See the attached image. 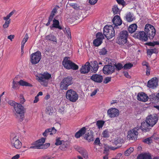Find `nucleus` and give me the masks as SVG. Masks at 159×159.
Listing matches in <instances>:
<instances>
[{"mask_svg":"<svg viewBox=\"0 0 159 159\" xmlns=\"http://www.w3.org/2000/svg\"><path fill=\"white\" fill-rule=\"evenodd\" d=\"M19 99L20 103L12 101H10L9 103L13 107L14 116L19 121L21 122L24 120L25 112V109L21 104H23L25 100L22 94H20Z\"/></svg>","mask_w":159,"mask_h":159,"instance_id":"1","label":"nucleus"},{"mask_svg":"<svg viewBox=\"0 0 159 159\" xmlns=\"http://www.w3.org/2000/svg\"><path fill=\"white\" fill-rule=\"evenodd\" d=\"M46 139V138H42L35 141L34 143L31 144L32 146H31L29 148L37 149H46L47 148L50 146V144L49 143L44 144L45 142Z\"/></svg>","mask_w":159,"mask_h":159,"instance_id":"2","label":"nucleus"},{"mask_svg":"<svg viewBox=\"0 0 159 159\" xmlns=\"http://www.w3.org/2000/svg\"><path fill=\"white\" fill-rule=\"evenodd\" d=\"M128 36V32L123 30L120 32L116 40V43L119 45H123L127 42Z\"/></svg>","mask_w":159,"mask_h":159,"instance_id":"3","label":"nucleus"},{"mask_svg":"<svg viewBox=\"0 0 159 159\" xmlns=\"http://www.w3.org/2000/svg\"><path fill=\"white\" fill-rule=\"evenodd\" d=\"M69 59L70 57H68L64 58L62 64L64 67L67 69L77 70L79 68L78 66L70 60Z\"/></svg>","mask_w":159,"mask_h":159,"instance_id":"4","label":"nucleus"},{"mask_svg":"<svg viewBox=\"0 0 159 159\" xmlns=\"http://www.w3.org/2000/svg\"><path fill=\"white\" fill-rule=\"evenodd\" d=\"M73 78L71 76H68L64 78L60 83V88L61 90H66L68 87L73 84Z\"/></svg>","mask_w":159,"mask_h":159,"instance_id":"5","label":"nucleus"},{"mask_svg":"<svg viewBox=\"0 0 159 159\" xmlns=\"http://www.w3.org/2000/svg\"><path fill=\"white\" fill-rule=\"evenodd\" d=\"M114 27L112 26L106 25L103 29V34L107 39L112 38L115 35Z\"/></svg>","mask_w":159,"mask_h":159,"instance_id":"6","label":"nucleus"},{"mask_svg":"<svg viewBox=\"0 0 159 159\" xmlns=\"http://www.w3.org/2000/svg\"><path fill=\"white\" fill-rule=\"evenodd\" d=\"M144 30L148 37L150 39H152L154 38L156 34V30L153 26L147 24L145 26Z\"/></svg>","mask_w":159,"mask_h":159,"instance_id":"7","label":"nucleus"},{"mask_svg":"<svg viewBox=\"0 0 159 159\" xmlns=\"http://www.w3.org/2000/svg\"><path fill=\"white\" fill-rule=\"evenodd\" d=\"M66 97L70 101L75 102L78 98V95L76 92L71 89L66 91Z\"/></svg>","mask_w":159,"mask_h":159,"instance_id":"8","label":"nucleus"},{"mask_svg":"<svg viewBox=\"0 0 159 159\" xmlns=\"http://www.w3.org/2000/svg\"><path fill=\"white\" fill-rule=\"evenodd\" d=\"M41 53L40 52L37 51L32 53L30 56V61L33 65L38 63L41 58Z\"/></svg>","mask_w":159,"mask_h":159,"instance_id":"9","label":"nucleus"},{"mask_svg":"<svg viewBox=\"0 0 159 159\" xmlns=\"http://www.w3.org/2000/svg\"><path fill=\"white\" fill-rule=\"evenodd\" d=\"M16 78L15 79H13L12 82V88L14 89H18L19 88V85L23 86H32V85L31 84L22 80H20L18 82L15 81V80H16Z\"/></svg>","mask_w":159,"mask_h":159,"instance_id":"10","label":"nucleus"},{"mask_svg":"<svg viewBox=\"0 0 159 159\" xmlns=\"http://www.w3.org/2000/svg\"><path fill=\"white\" fill-rule=\"evenodd\" d=\"M146 121L151 125V127H152L155 125L158 120V117L156 114H153L148 115L146 118Z\"/></svg>","mask_w":159,"mask_h":159,"instance_id":"11","label":"nucleus"},{"mask_svg":"<svg viewBox=\"0 0 159 159\" xmlns=\"http://www.w3.org/2000/svg\"><path fill=\"white\" fill-rule=\"evenodd\" d=\"M38 77L39 82L46 83L47 81H48V80L51 78V75L46 71L40 74Z\"/></svg>","mask_w":159,"mask_h":159,"instance_id":"12","label":"nucleus"},{"mask_svg":"<svg viewBox=\"0 0 159 159\" xmlns=\"http://www.w3.org/2000/svg\"><path fill=\"white\" fill-rule=\"evenodd\" d=\"M133 36L143 42L147 41L148 39L145 31H137L134 34Z\"/></svg>","mask_w":159,"mask_h":159,"instance_id":"13","label":"nucleus"},{"mask_svg":"<svg viewBox=\"0 0 159 159\" xmlns=\"http://www.w3.org/2000/svg\"><path fill=\"white\" fill-rule=\"evenodd\" d=\"M11 144L12 147L17 149H20L22 146V143L16 136H15L11 139Z\"/></svg>","mask_w":159,"mask_h":159,"instance_id":"14","label":"nucleus"},{"mask_svg":"<svg viewBox=\"0 0 159 159\" xmlns=\"http://www.w3.org/2000/svg\"><path fill=\"white\" fill-rule=\"evenodd\" d=\"M103 73L106 75L111 74L115 71L114 66L111 65H107L103 67L102 69Z\"/></svg>","mask_w":159,"mask_h":159,"instance_id":"15","label":"nucleus"},{"mask_svg":"<svg viewBox=\"0 0 159 159\" xmlns=\"http://www.w3.org/2000/svg\"><path fill=\"white\" fill-rule=\"evenodd\" d=\"M108 116L111 118L117 117L120 114L119 110L116 108H111L107 111Z\"/></svg>","mask_w":159,"mask_h":159,"instance_id":"16","label":"nucleus"},{"mask_svg":"<svg viewBox=\"0 0 159 159\" xmlns=\"http://www.w3.org/2000/svg\"><path fill=\"white\" fill-rule=\"evenodd\" d=\"M136 128L130 130L128 131L127 135V138L129 139L136 140L137 139V136L138 134L137 130H136Z\"/></svg>","mask_w":159,"mask_h":159,"instance_id":"17","label":"nucleus"},{"mask_svg":"<svg viewBox=\"0 0 159 159\" xmlns=\"http://www.w3.org/2000/svg\"><path fill=\"white\" fill-rule=\"evenodd\" d=\"M112 22L114 25V28L117 29L118 28V26H120L122 24V21L120 16L116 15L113 18Z\"/></svg>","mask_w":159,"mask_h":159,"instance_id":"18","label":"nucleus"},{"mask_svg":"<svg viewBox=\"0 0 159 159\" xmlns=\"http://www.w3.org/2000/svg\"><path fill=\"white\" fill-rule=\"evenodd\" d=\"M91 67L92 66L90 65L89 62L88 61L86 62L80 69L81 73L85 74L88 73L90 70Z\"/></svg>","mask_w":159,"mask_h":159,"instance_id":"19","label":"nucleus"},{"mask_svg":"<svg viewBox=\"0 0 159 159\" xmlns=\"http://www.w3.org/2000/svg\"><path fill=\"white\" fill-rule=\"evenodd\" d=\"M137 99L140 101L143 102L147 101L149 98L147 95L143 92L138 93L137 96Z\"/></svg>","mask_w":159,"mask_h":159,"instance_id":"20","label":"nucleus"},{"mask_svg":"<svg viewBox=\"0 0 159 159\" xmlns=\"http://www.w3.org/2000/svg\"><path fill=\"white\" fill-rule=\"evenodd\" d=\"M93 134L92 130H89L88 132L85 134L84 139L89 142L93 141L94 139Z\"/></svg>","mask_w":159,"mask_h":159,"instance_id":"21","label":"nucleus"},{"mask_svg":"<svg viewBox=\"0 0 159 159\" xmlns=\"http://www.w3.org/2000/svg\"><path fill=\"white\" fill-rule=\"evenodd\" d=\"M150 127H151V125H150V124L146 120L145 121H143L141 123L140 128L143 131L146 132L149 130V129L151 128Z\"/></svg>","mask_w":159,"mask_h":159,"instance_id":"22","label":"nucleus"},{"mask_svg":"<svg viewBox=\"0 0 159 159\" xmlns=\"http://www.w3.org/2000/svg\"><path fill=\"white\" fill-rule=\"evenodd\" d=\"M90 79L95 82L100 83L102 82L103 78L100 75L94 74L91 77Z\"/></svg>","mask_w":159,"mask_h":159,"instance_id":"23","label":"nucleus"},{"mask_svg":"<svg viewBox=\"0 0 159 159\" xmlns=\"http://www.w3.org/2000/svg\"><path fill=\"white\" fill-rule=\"evenodd\" d=\"M157 79L156 78L155 79L152 78L151 80L148 81V82L147 86L149 88L154 89L157 87Z\"/></svg>","mask_w":159,"mask_h":159,"instance_id":"24","label":"nucleus"},{"mask_svg":"<svg viewBox=\"0 0 159 159\" xmlns=\"http://www.w3.org/2000/svg\"><path fill=\"white\" fill-rule=\"evenodd\" d=\"M57 130L55 129L54 127L52 128H50L46 129L45 131L43 133V135L44 137H47L49 134L50 135H52L56 133Z\"/></svg>","mask_w":159,"mask_h":159,"instance_id":"25","label":"nucleus"},{"mask_svg":"<svg viewBox=\"0 0 159 159\" xmlns=\"http://www.w3.org/2000/svg\"><path fill=\"white\" fill-rule=\"evenodd\" d=\"M137 159H152L151 155L149 153H141L139 155Z\"/></svg>","mask_w":159,"mask_h":159,"instance_id":"26","label":"nucleus"},{"mask_svg":"<svg viewBox=\"0 0 159 159\" xmlns=\"http://www.w3.org/2000/svg\"><path fill=\"white\" fill-rule=\"evenodd\" d=\"M50 28H54L59 30L62 29V27L59 25V22L58 20L56 19L55 18L53 20V24L52 26H50Z\"/></svg>","mask_w":159,"mask_h":159,"instance_id":"27","label":"nucleus"},{"mask_svg":"<svg viewBox=\"0 0 159 159\" xmlns=\"http://www.w3.org/2000/svg\"><path fill=\"white\" fill-rule=\"evenodd\" d=\"M137 28V26L136 24H132L130 25L128 28L129 32L130 33H133L135 31Z\"/></svg>","mask_w":159,"mask_h":159,"instance_id":"28","label":"nucleus"},{"mask_svg":"<svg viewBox=\"0 0 159 159\" xmlns=\"http://www.w3.org/2000/svg\"><path fill=\"white\" fill-rule=\"evenodd\" d=\"M45 39L46 40L57 42V40L56 37L52 34H50L46 36Z\"/></svg>","mask_w":159,"mask_h":159,"instance_id":"29","label":"nucleus"},{"mask_svg":"<svg viewBox=\"0 0 159 159\" xmlns=\"http://www.w3.org/2000/svg\"><path fill=\"white\" fill-rule=\"evenodd\" d=\"M149 99L151 101L154 99H157V100L159 101V93H158L156 95L155 94H152L150 95L149 97Z\"/></svg>","mask_w":159,"mask_h":159,"instance_id":"30","label":"nucleus"},{"mask_svg":"<svg viewBox=\"0 0 159 159\" xmlns=\"http://www.w3.org/2000/svg\"><path fill=\"white\" fill-rule=\"evenodd\" d=\"M104 151L103 152L104 153H107L109 151V149L110 148L112 150H115L117 148V147L114 148L113 147H111L110 148L107 145H105L104 147Z\"/></svg>","mask_w":159,"mask_h":159,"instance_id":"31","label":"nucleus"},{"mask_svg":"<svg viewBox=\"0 0 159 159\" xmlns=\"http://www.w3.org/2000/svg\"><path fill=\"white\" fill-rule=\"evenodd\" d=\"M68 146V142L67 141H62V142L60 146V148L61 150H64L65 148L67 147Z\"/></svg>","mask_w":159,"mask_h":159,"instance_id":"32","label":"nucleus"},{"mask_svg":"<svg viewBox=\"0 0 159 159\" xmlns=\"http://www.w3.org/2000/svg\"><path fill=\"white\" fill-rule=\"evenodd\" d=\"M125 18L128 22H130L133 20V16L131 14L130 12L128 13L126 15Z\"/></svg>","mask_w":159,"mask_h":159,"instance_id":"33","label":"nucleus"},{"mask_svg":"<svg viewBox=\"0 0 159 159\" xmlns=\"http://www.w3.org/2000/svg\"><path fill=\"white\" fill-rule=\"evenodd\" d=\"M93 66L92 67V68L93 69L94 73H95L98 69L99 66H98L97 62L96 61H95L93 62Z\"/></svg>","mask_w":159,"mask_h":159,"instance_id":"34","label":"nucleus"},{"mask_svg":"<svg viewBox=\"0 0 159 159\" xmlns=\"http://www.w3.org/2000/svg\"><path fill=\"white\" fill-rule=\"evenodd\" d=\"M112 10L114 14H119L120 12V10L116 5H114L112 8Z\"/></svg>","mask_w":159,"mask_h":159,"instance_id":"35","label":"nucleus"},{"mask_svg":"<svg viewBox=\"0 0 159 159\" xmlns=\"http://www.w3.org/2000/svg\"><path fill=\"white\" fill-rule=\"evenodd\" d=\"M102 42V40L97 38L93 40V44L95 46H98L101 44Z\"/></svg>","mask_w":159,"mask_h":159,"instance_id":"36","label":"nucleus"},{"mask_svg":"<svg viewBox=\"0 0 159 159\" xmlns=\"http://www.w3.org/2000/svg\"><path fill=\"white\" fill-rule=\"evenodd\" d=\"M114 65L115 67L116 70L117 71H119L122 68H123V66L120 63H119L117 64L115 63Z\"/></svg>","mask_w":159,"mask_h":159,"instance_id":"37","label":"nucleus"},{"mask_svg":"<svg viewBox=\"0 0 159 159\" xmlns=\"http://www.w3.org/2000/svg\"><path fill=\"white\" fill-rule=\"evenodd\" d=\"M105 122L103 120H98L96 123V125L98 129H100L103 127Z\"/></svg>","mask_w":159,"mask_h":159,"instance_id":"38","label":"nucleus"},{"mask_svg":"<svg viewBox=\"0 0 159 159\" xmlns=\"http://www.w3.org/2000/svg\"><path fill=\"white\" fill-rule=\"evenodd\" d=\"M134 150L133 148L131 147L126 150L125 152V155L129 156Z\"/></svg>","mask_w":159,"mask_h":159,"instance_id":"39","label":"nucleus"},{"mask_svg":"<svg viewBox=\"0 0 159 159\" xmlns=\"http://www.w3.org/2000/svg\"><path fill=\"white\" fill-rule=\"evenodd\" d=\"M143 141L145 143L149 144L152 143V140L151 137H149L143 139Z\"/></svg>","mask_w":159,"mask_h":159,"instance_id":"40","label":"nucleus"},{"mask_svg":"<svg viewBox=\"0 0 159 159\" xmlns=\"http://www.w3.org/2000/svg\"><path fill=\"white\" fill-rule=\"evenodd\" d=\"M133 66V64L130 63L125 64L123 66L124 69H129Z\"/></svg>","mask_w":159,"mask_h":159,"instance_id":"41","label":"nucleus"},{"mask_svg":"<svg viewBox=\"0 0 159 159\" xmlns=\"http://www.w3.org/2000/svg\"><path fill=\"white\" fill-rule=\"evenodd\" d=\"M123 142V139L120 138H117L116 140H115L114 141V143L116 145H117L119 143L121 144Z\"/></svg>","mask_w":159,"mask_h":159,"instance_id":"42","label":"nucleus"},{"mask_svg":"<svg viewBox=\"0 0 159 159\" xmlns=\"http://www.w3.org/2000/svg\"><path fill=\"white\" fill-rule=\"evenodd\" d=\"M81 154L86 159L88 158V154L86 151H83L80 152Z\"/></svg>","mask_w":159,"mask_h":159,"instance_id":"43","label":"nucleus"},{"mask_svg":"<svg viewBox=\"0 0 159 159\" xmlns=\"http://www.w3.org/2000/svg\"><path fill=\"white\" fill-rule=\"evenodd\" d=\"M97 38L102 40L104 38V36L102 33L98 32L96 34Z\"/></svg>","mask_w":159,"mask_h":159,"instance_id":"44","label":"nucleus"},{"mask_svg":"<svg viewBox=\"0 0 159 159\" xmlns=\"http://www.w3.org/2000/svg\"><path fill=\"white\" fill-rule=\"evenodd\" d=\"M86 129L84 127H82L80 129L78 132L79 133H80L82 135H84L86 132Z\"/></svg>","mask_w":159,"mask_h":159,"instance_id":"45","label":"nucleus"},{"mask_svg":"<svg viewBox=\"0 0 159 159\" xmlns=\"http://www.w3.org/2000/svg\"><path fill=\"white\" fill-rule=\"evenodd\" d=\"M11 22V19H9L8 21H5V23L3 25L2 27L4 29L7 28Z\"/></svg>","mask_w":159,"mask_h":159,"instance_id":"46","label":"nucleus"},{"mask_svg":"<svg viewBox=\"0 0 159 159\" xmlns=\"http://www.w3.org/2000/svg\"><path fill=\"white\" fill-rule=\"evenodd\" d=\"M100 144H101V143L99 138H96L93 143V144L96 145H98L101 146Z\"/></svg>","mask_w":159,"mask_h":159,"instance_id":"47","label":"nucleus"},{"mask_svg":"<svg viewBox=\"0 0 159 159\" xmlns=\"http://www.w3.org/2000/svg\"><path fill=\"white\" fill-rule=\"evenodd\" d=\"M103 137L104 138H108L109 137V134L108 130H104L102 133Z\"/></svg>","mask_w":159,"mask_h":159,"instance_id":"48","label":"nucleus"},{"mask_svg":"<svg viewBox=\"0 0 159 159\" xmlns=\"http://www.w3.org/2000/svg\"><path fill=\"white\" fill-rule=\"evenodd\" d=\"M107 51L105 48L101 49L99 52V54L101 55H104L107 54Z\"/></svg>","mask_w":159,"mask_h":159,"instance_id":"49","label":"nucleus"},{"mask_svg":"<svg viewBox=\"0 0 159 159\" xmlns=\"http://www.w3.org/2000/svg\"><path fill=\"white\" fill-rule=\"evenodd\" d=\"M70 5L75 9L78 10L79 9L80 6L77 3H71Z\"/></svg>","mask_w":159,"mask_h":159,"instance_id":"50","label":"nucleus"},{"mask_svg":"<svg viewBox=\"0 0 159 159\" xmlns=\"http://www.w3.org/2000/svg\"><path fill=\"white\" fill-rule=\"evenodd\" d=\"M111 77H106L103 81V83L104 84H107L111 80Z\"/></svg>","mask_w":159,"mask_h":159,"instance_id":"51","label":"nucleus"},{"mask_svg":"<svg viewBox=\"0 0 159 159\" xmlns=\"http://www.w3.org/2000/svg\"><path fill=\"white\" fill-rule=\"evenodd\" d=\"M62 141H61L60 140V138H57L56 139V142L55 143V144L56 145H61L62 143Z\"/></svg>","mask_w":159,"mask_h":159,"instance_id":"52","label":"nucleus"},{"mask_svg":"<svg viewBox=\"0 0 159 159\" xmlns=\"http://www.w3.org/2000/svg\"><path fill=\"white\" fill-rule=\"evenodd\" d=\"M47 109L48 111L47 112V113H48L50 115H52L54 111L53 110V109L50 107H48Z\"/></svg>","mask_w":159,"mask_h":159,"instance_id":"53","label":"nucleus"},{"mask_svg":"<svg viewBox=\"0 0 159 159\" xmlns=\"http://www.w3.org/2000/svg\"><path fill=\"white\" fill-rule=\"evenodd\" d=\"M28 38H29L28 35V34L27 33L25 35V37L23 39L21 42H22V43H25L27 41Z\"/></svg>","mask_w":159,"mask_h":159,"instance_id":"54","label":"nucleus"},{"mask_svg":"<svg viewBox=\"0 0 159 159\" xmlns=\"http://www.w3.org/2000/svg\"><path fill=\"white\" fill-rule=\"evenodd\" d=\"M116 1L119 4L122 5L123 6L125 5L126 3L124 0H116Z\"/></svg>","mask_w":159,"mask_h":159,"instance_id":"55","label":"nucleus"},{"mask_svg":"<svg viewBox=\"0 0 159 159\" xmlns=\"http://www.w3.org/2000/svg\"><path fill=\"white\" fill-rule=\"evenodd\" d=\"M98 0H89V3L92 5H93L96 3Z\"/></svg>","mask_w":159,"mask_h":159,"instance_id":"56","label":"nucleus"},{"mask_svg":"<svg viewBox=\"0 0 159 159\" xmlns=\"http://www.w3.org/2000/svg\"><path fill=\"white\" fill-rule=\"evenodd\" d=\"M142 65L143 66H145L146 67V68H148L150 66H149V64L146 61H143V62H142Z\"/></svg>","mask_w":159,"mask_h":159,"instance_id":"57","label":"nucleus"},{"mask_svg":"<svg viewBox=\"0 0 159 159\" xmlns=\"http://www.w3.org/2000/svg\"><path fill=\"white\" fill-rule=\"evenodd\" d=\"M53 19V18H52L50 17H49V18H48V22L46 24V26H48L51 22L52 21V20Z\"/></svg>","mask_w":159,"mask_h":159,"instance_id":"58","label":"nucleus"},{"mask_svg":"<svg viewBox=\"0 0 159 159\" xmlns=\"http://www.w3.org/2000/svg\"><path fill=\"white\" fill-rule=\"evenodd\" d=\"M82 136V135H81L80 133H79L78 131L75 134V136L77 138H79Z\"/></svg>","mask_w":159,"mask_h":159,"instance_id":"59","label":"nucleus"},{"mask_svg":"<svg viewBox=\"0 0 159 159\" xmlns=\"http://www.w3.org/2000/svg\"><path fill=\"white\" fill-rule=\"evenodd\" d=\"M146 74L147 75H149L150 74V67L146 68Z\"/></svg>","mask_w":159,"mask_h":159,"instance_id":"60","label":"nucleus"},{"mask_svg":"<svg viewBox=\"0 0 159 159\" xmlns=\"http://www.w3.org/2000/svg\"><path fill=\"white\" fill-rule=\"evenodd\" d=\"M59 8V6H56L53 9L52 11H53V12H55L56 13H57V10Z\"/></svg>","mask_w":159,"mask_h":159,"instance_id":"61","label":"nucleus"},{"mask_svg":"<svg viewBox=\"0 0 159 159\" xmlns=\"http://www.w3.org/2000/svg\"><path fill=\"white\" fill-rule=\"evenodd\" d=\"M98 91V89H96L94 90L92 93L90 94V96H93L94 95H95L96 94Z\"/></svg>","mask_w":159,"mask_h":159,"instance_id":"62","label":"nucleus"},{"mask_svg":"<svg viewBox=\"0 0 159 159\" xmlns=\"http://www.w3.org/2000/svg\"><path fill=\"white\" fill-rule=\"evenodd\" d=\"M15 36L14 35H10L7 37V39L12 41V39L14 38Z\"/></svg>","mask_w":159,"mask_h":159,"instance_id":"63","label":"nucleus"},{"mask_svg":"<svg viewBox=\"0 0 159 159\" xmlns=\"http://www.w3.org/2000/svg\"><path fill=\"white\" fill-rule=\"evenodd\" d=\"M152 49H148L147 50V54L148 55H150V56H151L152 54L153 53L152 52Z\"/></svg>","mask_w":159,"mask_h":159,"instance_id":"64","label":"nucleus"}]
</instances>
